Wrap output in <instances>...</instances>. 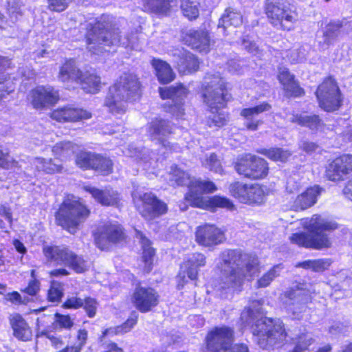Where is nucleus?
Segmentation results:
<instances>
[{"label":"nucleus","mask_w":352,"mask_h":352,"mask_svg":"<svg viewBox=\"0 0 352 352\" xmlns=\"http://www.w3.org/2000/svg\"><path fill=\"white\" fill-rule=\"evenodd\" d=\"M120 32L118 29L113 31L97 30V28H94L89 32L87 37V48L93 54H99L103 51H109L105 49V46L110 45H122L125 47H134L135 37H124L120 35Z\"/></svg>","instance_id":"7"},{"label":"nucleus","mask_w":352,"mask_h":352,"mask_svg":"<svg viewBox=\"0 0 352 352\" xmlns=\"http://www.w3.org/2000/svg\"><path fill=\"white\" fill-rule=\"evenodd\" d=\"M151 65L161 84H168L175 79V74L170 65L166 62L160 59L153 58L151 60Z\"/></svg>","instance_id":"35"},{"label":"nucleus","mask_w":352,"mask_h":352,"mask_svg":"<svg viewBox=\"0 0 352 352\" xmlns=\"http://www.w3.org/2000/svg\"><path fill=\"white\" fill-rule=\"evenodd\" d=\"M342 26V23L338 21L331 22L325 27L322 36V48L328 47L336 40L340 34ZM319 43H321L322 41Z\"/></svg>","instance_id":"39"},{"label":"nucleus","mask_w":352,"mask_h":352,"mask_svg":"<svg viewBox=\"0 0 352 352\" xmlns=\"http://www.w3.org/2000/svg\"><path fill=\"white\" fill-rule=\"evenodd\" d=\"M37 322L38 326L39 327V323L41 322L39 318H38ZM43 336L49 339L52 345L56 348L60 347L63 344V341L60 337L56 336L55 334L52 333L47 330H40V328L38 327L37 336L39 337Z\"/></svg>","instance_id":"54"},{"label":"nucleus","mask_w":352,"mask_h":352,"mask_svg":"<svg viewBox=\"0 0 352 352\" xmlns=\"http://www.w3.org/2000/svg\"><path fill=\"white\" fill-rule=\"evenodd\" d=\"M181 10L184 16L189 20L196 19L199 15V3L191 0H182Z\"/></svg>","instance_id":"46"},{"label":"nucleus","mask_w":352,"mask_h":352,"mask_svg":"<svg viewBox=\"0 0 352 352\" xmlns=\"http://www.w3.org/2000/svg\"><path fill=\"white\" fill-rule=\"evenodd\" d=\"M224 240L223 231L214 224L205 223L196 229L195 241L199 245L213 247L221 244Z\"/></svg>","instance_id":"19"},{"label":"nucleus","mask_w":352,"mask_h":352,"mask_svg":"<svg viewBox=\"0 0 352 352\" xmlns=\"http://www.w3.org/2000/svg\"><path fill=\"white\" fill-rule=\"evenodd\" d=\"M202 165L217 173L222 174L223 168L221 166V162L217 159V155L214 153H212L209 157H206L202 160Z\"/></svg>","instance_id":"52"},{"label":"nucleus","mask_w":352,"mask_h":352,"mask_svg":"<svg viewBox=\"0 0 352 352\" xmlns=\"http://www.w3.org/2000/svg\"><path fill=\"white\" fill-rule=\"evenodd\" d=\"M136 237L140 239L142 244L143 250L142 257L146 265V272H149L155 253L154 249L151 247V241L141 232H137Z\"/></svg>","instance_id":"42"},{"label":"nucleus","mask_w":352,"mask_h":352,"mask_svg":"<svg viewBox=\"0 0 352 352\" xmlns=\"http://www.w3.org/2000/svg\"><path fill=\"white\" fill-rule=\"evenodd\" d=\"M293 341L292 344H283L280 352H302L314 342V339L311 334L306 333L300 334L293 339Z\"/></svg>","instance_id":"36"},{"label":"nucleus","mask_w":352,"mask_h":352,"mask_svg":"<svg viewBox=\"0 0 352 352\" xmlns=\"http://www.w3.org/2000/svg\"><path fill=\"white\" fill-rule=\"evenodd\" d=\"M227 91L223 80L218 75H208L204 80V102L210 108L213 115L209 118L210 127H221L228 121V115L223 112L214 113L213 110L224 107L226 101Z\"/></svg>","instance_id":"5"},{"label":"nucleus","mask_w":352,"mask_h":352,"mask_svg":"<svg viewBox=\"0 0 352 352\" xmlns=\"http://www.w3.org/2000/svg\"><path fill=\"white\" fill-rule=\"evenodd\" d=\"M160 296L152 287L138 286L135 287L131 302L142 313L151 311L159 303Z\"/></svg>","instance_id":"18"},{"label":"nucleus","mask_w":352,"mask_h":352,"mask_svg":"<svg viewBox=\"0 0 352 352\" xmlns=\"http://www.w3.org/2000/svg\"><path fill=\"white\" fill-rule=\"evenodd\" d=\"M330 265V259L322 258L317 260H308L299 263L298 266L305 269H311L315 272H322L327 269Z\"/></svg>","instance_id":"50"},{"label":"nucleus","mask_w":352,"mask_h":352,"mask_svg":"<svg viewBox=\"0 0 352 352\" xmlns=\"http://www.w3.org/2000/svg\"><path fill=\"white\" fill-rule=\"evenodd\" d=\"M10 321L16 338L23 341L31 338L32 331L21 315L18 314L12 315Z\"/></svg>","instance_id":"34"},{"label":"nucleus","mask_w":352,"mask_h":352,"mask_svg":"<svg viewBox=\"0 0 352 352\" xmlns=\"http://www.w3.org/2000/svg\"><path fill=\"white\" fill-rule=\"evenodd\" d=\"M243 19L241 14L232 8H228L219 19L218 27H222L226 30L229 27L236 28L242 24Z\"/></svg>","instance_id":"38"},{"label":"nucleus","mask_w":352,"mask_h":352,"mask_svg":"<svg viewBox=\"0 0 352 352\" xmlns=\"http://www.w3.org/2000/svg\"><path fill=\"white\" fill-rule=\"evenodd\" d=\"M89 214L90 210L83 201L71 196L63 201L55 216L58 225L74 234Z\"/></svg>","instance_id":"6"},{"label":"nucleus","mask_w":352,"mask_h":352,"mask_svg":"<svg viewBox=\"0 0 352 352\" xmlns=\"http://www.w3.org/2000/svg\"><path fill=\"white\" fill-rule=\"evenodd\" d=\"M133 201L142 216L153 220L167 212V206L151 192H145L139 197L133 196Z\"/></svg>","instance_id":"13"},{"label":"nucleus","mask_w":352,"mask_h":352,"mask_svg":"<svg viewBox=\"0 0 352 352\" xmlns=\"http://www.w3.org/2000/svg\"><path fill=\"white\" fill-rule=\"evenodd\" d=\"M144 8L156 14H165L170 8L168 0H142Z\"/></svg>","instance_id":"47"},{"label":"nucleus","mask_w":352,"mask_h":352,"mask_svg":"<svg viewBox=\"0 0 352 352\" xmlns=\"http://www.w3.org/2000/svg\"><path fill=\"white\" fill-rule=\"evenodd\" d=\"M195 207L214 211L217 208H226L228 210H233L235 208L233 203L224 197L214 196L208 198L206 201L197 199Z\"/></svg>","instance_id":"32"},{"label":"nucleus","mask_w":352,"mask_h":352,"mask_svg":"<svg viewBox=\"0 0 352 352\" xmlns=\"http://www.w3.org/2000/svg\"><path fill=\"white\" fill-rule=\"evenodd\" d=\"M320 107L327 111H333L340 106L339 88L332 78L326 79L316 92Z\"/></svg>","instance_id":"15"},{"label":"nucleus","mask_w":352,"mask_h":352,"mask_svg":"<svg viewBox=\"0 0 352 352\" xmlns=\"http://www.w3.org/2000/svg\"><path fill=\"white\" fill-rule=\"evenodd\" d=\"M174 61L178 70L184 74L196 72L199 62L190 52L184 49H177L173 53Z\"/></svg>","instance_id":"26"},{"label":"nucleus","mask_w":352,"mask_h":352,"mask_svg":"<svg viewBox=\"0 0 352 352\" xmlns=\"http://www.w3.org/2000/svg\"><path fill=\"white\" fill-rule=\"evenodd\" d=\"M221 258L222 289L239 287L245 277L253 278L259 273V261L255 255L227 250L221 253Z\"/></svg>","instance_id":"2"},{"label":"nucleus","mask_w":352,"mask_h":352,"mask_svg":"<svg viewBox=\"0 0 352 352\" xmlns=\"http://www.w3.org/2000/svg\"><path fill=\"white\" fill-rule=\"evenodd\" d=\"M138 315L134 314L133 316L129 318L123 324L118 326L114 329L110 328L106 329L103 332V336H106L109 334H119L129 332L137 323Z\"/></svg>","instance_id":"49"},{"label":"nucleus","mask_w":352,"mask_h":352,"mask_svg":"<svg viewBox=\"0 0 352 352\" xmlns=\"http://www.w3.org/2000/svg\"><path fill=\"white\" fill-rule=\"evenodd\" d=\"M301 225L308 232L292 234L289 236L291 243L314 250H322L331 247V241L326 232H331L338 228L336 221L319 214H314L309 219H302Z\"/></svg>","instance_id":"3"},{"label":"nucleus","mask_w":352,"mask_h":352,"mask_svg":"<svg viewBox=\"0 0 352 352\" xmlns=\"http://www.w3.org/2000/svg\"><path fill=\"white\" fill-rule=\"evenodd\" d=\"M283 296V303L288 314L294 318L300 319L307 309V304L311 300L309 291L303 285H297L285 292Z\"/></svg>","instance_id":"12"},{"label":"nucleus","mask_w":352,"mask_h":352,"mask_svg":"<svg viewBox=\"0 0 352 352\" xmlns=\"http://www.w3.org/2000/svg\"><path fill=\"white\" fill-rule=\"evenodd\" d=\"M228 69L232 73H240L242 70L243 63L241 60H230L228 63Z\"/></svg>","instance_id":"63"},{"label":"nucleus","mask_w":352,"mask_h":352,"mask_svg":"<svg viewBox=\"0 0 352 352\" xmlns=\"http://www.w3.org/2000/svg\"><path fill=\"white\" fill-rule=\"evenodd\" d=\"M263 300H253L241 313V320L245 326H252L258 344L267 349L282 343L287 333L282 320L263 317Z\"/></svg>","instance_id":"1"},{"label":"nucleus","mask_w":352,"mask_h":352,"mask_svg":"<svg viewBox=\"0 0 352 352\" xmlns=\"http://www.w3.org/2000/svg\"><path fill=\"white\" fill-rule=\"evenodd\" d=\"M84 307L88 316L93 318L96 313L97 302L95 299L87 297L84 299Z\"/></svg>","instance_id":"59"},{"label":"nucleus","mask_w":352,"mask_h":352,"mask_svg":"<svg viewBox=\"0 0 352 352\" xmlns=\"http://www.w3.org/2000/svg\"><path fill=\"white\" fill-rule=\"evenodd\" d=\"M271 108L272 106L269 103L263 102L255 107L243 109L240 115L247 120L245 126L250 130L256 131L261 122L254 119V117L261 113L270 111Z\"/></svg>","instance_id":"29"},{"label":"nucleus","mask_w":352,"mask_h":352,"mask_svg":"<svg viewBox=\"0 0 352 352\" xmlns=\"http://www.w3.org/2000/svg\"><path fill=\"white\" fill-rule=\"evenodd\" d=\"M216 190L217 187L212 182L194 178L185 198L188 203L195 207L197 199L206 201L208 197H204L202 195L205 193H212Z\"/></svg>","instance_id":"25"},{"label":"nucleus","mask_w":352,"mask_h":352,"mask_svg":"<svg viewBox=\"0 0 352 352\" xmlns=\"http://www.w3.org/2000/svg\"><path fill=\"white\" fill-rule=\"evenodd\" d=\"M72 0H48L50 10L55 12L64 11Z\"/></svg>","instance_id":"57"},{"label":"nucleus","mask_w":352,"mask_h":352,"mask_svg":"<svg viewBox=\"0 0 352 352\" xmlns=\"http://www.w3.org/2000/svg\"><path fill=\"white\" fill-rule=\"evenodd\" d=\"M84 305V299L72 296L69 298L64 303V307L69 309H78Z\"/></svg>","instance_id":"60"},{"label":"nucleus","mask_w":352,"mask_h":352,"mask_svg":"<svg viewBox=\"0 0 352 352\" xmlns=\"http://www.w3.org/2000/svg\"><path fill=\"white\" fill-rule=\"evenodd\" d=\"M18 166V162L16 161L8 153H4L0 150V168L9 169Z\"/></svg>","instance_id":"55"},{"label":"nucleus","mask_w":352,"mask_h":352,"mask_svg":"<svg viewBox=\"0 0 352 352\" xmlns=\"http://www.w3.org/2000/svg\"><path fill=\"white\" fill-rule=\"evenodd\" d=\"M77 148V145L71 142H60L53 146L52 152L55 156L63 160L71 157Z\"/></svg>","instance_id":"43"},{"label":"nucleus","mask_w":352,"mask_h":352,"mask_svg":"<svg viewBox=\"0 0 352 352\" xmlns=\"http://www.w3.org/2000/svg\"><path fill=\"white\" fill-rule=\"evenodd\" d=\"M278 79L283 89L290 96H299L303 91L294 80V76L285 67H279Z\"/></svg>","instance_id":"31"},{"label":"nucleus","mask_w":352,"mask_h":352,"mask_svg":"<svg viewBox=\"0 0 352 352\" xmlns=\"http://www.w3.org/2000/svg\"><path fill=\"white\" fill-rule=\"evenodd\" d=\"M265 11L270 23L279 30H291L298 20L296 12L286 0H267Z\"/></svg>","instance_id":"8"},{"label":"nucleus","mask_w":352,"mask_h":352,"mask_svg":"<svg viewBox=\"0 0 352 352\" xmlns=\"http://www.w3.org/2000/svg\"><path fill=\"white\" fill-rule=\"evenodd\" d=\"M50 117L59 122H74L87 120L91 117V114L86 110L68 105L54 110Z\"/></svg>","instance_id":"24"},{"label":"nucleus","mask_w":352,"mask_h":352,"mask_svg":"<svg viewBox=\"0 0 352 352\" xmlns=\"http://www.w3.org/2000/svg\"><path fill=\"white\" fill-rule=\"evenodd\" d=\"M232 196L239 202L248 205L261 204L265 198L267 188L259 184H248L235 182L230 184Z\"/></svg>","instance_id":"11"},{"label":"nucleus","mask_w":352,"mask_h":352,"mask_svg":"<svg viewBox=\"0 0 352 352\" xmlns=\"http://www.w3.org/2000/svg\"><path fill=\"white\" fill-rule=\"evenodd\" d=\"M78 83L85 91L90 94L97 93L101 87L100 77L95 72L82 73Z\"/></svg>","instance_id":"37"},{"label":"nucleus","mask_w":352,"mask_h":352,"mask_svg":"<svg viewBox=\"0 0 352 352\" xmlns=\"http://www.w3.org/2000/svg\"><path fill=\"white\" fill-rule=\"evenodd\" d=\"M85 191L89 192L96 201L102 206H115L120 201V195L112 189L100 190L92 186H85Z\"/></svg>","instance_id":"30"},{"label":"nucleus","mask_w":352,"mask_h":352,"mask_svg":"<svg viewBox=\"0 0 352 352\" xmlns=\"http://www.w3.org/2000/svg\"><path fill=\"white\" fill-rule=\"evenodd\" d=\"M13 83L6 76L0 78V99L14 91Z\"/></svg>","instance_id":"58"},{"label":"nucleus","mask_w":352,"mask_h":352,"mask_svg":"<svg viewBox=\"0 0 352 352\" xmlns=\"http://www.w3.org/2000/svg\"><path fill=\"white\" fill-rule=\"evenodd\" d=\"M352 172V155H342L329 164L326 170L327 177L333 182H339Z\"/></svg>","instance_id":"21"},{"label":"nucleus","mask_w":352,"mask_h":352,"mask_svg":"<svg viewBox=\"0 0 352 352\" xmlns=\"http://www.w3.org/2000/svg\"><path fill=\"white\" fill-rule=\"evenodd\" d=\"M95 164L92 168L102 174L108 175L111 172L113 164L110 159L98 155Z\"/></svg>","instance_id":"53"},{"label":"nucleus","mask_w":352,"mask_h":352,"mask_svg":"<svg viewBox=\"0 0 352 352\" xmlns=\"http://www.w3.org/2000/svg\"><path fill=\"white\" fill-rule=\"evenodd\" d=\"M261 153L274 161L285 162L291 156L289 151L280 148L264 149Z\"/></svg>","instance_id":"51"},{"label":"nucleus","mask_w":352,"mask_h":352,"mask_svg":"<svg viewBox=\"0 0 352 352\" xmlns=\"http://www.w3.org/2000/svg\"><path fill=\"white\" fill-rule=\"evenodd\" d=\"M289 120L292 123H297L298 124L307 126L311 129H316L320 126L321 120L316 115L306 116L292 114L289 118Z\"/></svg>","instance_id":"41"},{"label":"nucleus","mask_w":352,"mask_h":352,"mask_svg":"<svg viewBox=\"0 0 352 352\" xmlns=\"http://www.w3.org/2000/svg\"><path fill=\"white\" fill-rule=\"evenodd\" d=\"M205 264L206 256L203 254H192L188 261L182 265V270L177 278L179 289L182 288L184 285L186 274L190 280H195L198 274V268L204 266Z\"/></svg>","instance_id":"22"},{"label":"nucleus","mask_w":352,"mask_h":352,"mask_svg":"<svg viewBox=\"0 0 352 352\" xmlns=\"http://www.w3.org/2000/svg\"><path fill=\"white\" fill-rule=\"evenodd\" d=\"M140 95V82L137 76L132 73H124L109 87L104 106L112 113H124L127 109V102L136 100Z\"/></svg>","instance_id":"4"},{"label":"nucleus","mask_w":352,"mask_h":352,"mask_svg":"<svg viewBox=\"0 0 352 352\" xmlns=\"http://www.w3.org/2000/svg\"><path fill=\"white\" fill-rule=\"evenodd\" d=\"M43 253L48 259L68 266L76 273H82L88 268L87 262L82 257L66 247L46 246L43 248Z\"/></svg>","instance_id":"9"},{"label":"nucleus","mask_w":352,"mask_h":352,"mask_svg":"<svg viewBox=\"0 0 352 352\" xmlns=\"http://www.w3.org/2000/svg\"><path fill=\"white\" fill-rule=\"evenodd\" d=\"M183 40L188 45L200 52L207 53L209 51L210 41L206 31L190 30L184 34Z\"/></svg>","instance_id":"27"},{"label":"nucleus","mask_w":352,"mask_h":352,"mask_svg":"<svg viewBox=\"0 0 352 352\" xmlns=\"http://www.w3.org/2000/svg\"><path fill=\"white\" fill-rule=\"evenodd\" d=\"M124 239L122 228L118 224H107L96 236V244L102 250H107L111 243L120 242Z\"/></svg>","instance_id":"23"},{"label":"nucleus","mask_w":352,"mask_h":352,"mask_svg":"<svg viewBox=\"0 0 352 352\" xmlns=\"http://www.w3.org/2000/svg\"><path fill=\"white\" fill-rule=\"evenodd\" d=\"M243 47L248 52L255 56H260L261 54V50L254 42L244 40L243 42Z\"/></svg>","instance_id":"61"},{"label":"nucleus","mask_w":352,"mask_h":352,"mask_svg":"<svg viewBox=\"0 0 352 352\" xmlns=\"http://www.w3.org/2000/svg\"><path fill=\"white\" fill-rule=\"evenodd\" d=\"M194 178L190 177L188 173L184 172L177 166H173L170 173V181L172 185L191 186Z\"/></svg>","instance_id":"44"},{"label":"nucleus","mask_w":352,"mask_h":352,"mask_svg":"<svg viewBox=\"0 0 352 352\" xmlns=\"http://www.w3.org/2000/svg\"><path fill=\"white\" fill-rule=\"evenodd\" d=\"M40 283L37 280H32L28 286L24 289V292L29 295L34 296L39 290Z\"/></svg>","instance_id":"64"},{"label":"nucleus","mask_w":352,"mask_h":352,"mask_svg":"<svg viewBox=\"0 0 352 352\" xmlns=\"http://www.w3.org/2000/svg\"><path fill=\"white\" fill-rule=\"evenodd\" d=\"M56 317L57 322L62 327L70 329L74 325V322L69 316L56 314Z\"/></svg>","instance_id":"62"},{"label":"nucleus","mask_w":352,"mask_h":352,"mask_svg":"<svg viewBox=\"0 0 352 352\" xmlns=\"http://www.w3.org/2000/svg\"><path fill=\"white\" fill-rule=\"evenodd\" d=\"M82 74V72L76 65L75 61L69 60L60 67L58 78L63 82L67 84L73 82L78 83Z\"/></svg>","instance_id":"33"},{"label":"nucleus","mask_w":352,"mask_h":352,"mask_svg":"<svg viewBox=\"0 0 352 352\" xmlns=\"http://www.w3.org/2000/svg\"><path fill=\"white\" fill-rule=\"evenodd\" d=\"M28 99L34 109L43 110L57 103L59 94L51 86L40 85L30 91Z\"/></svg>","instance_id":"17"},{"label":"nucleus","mask_w":352,"mask_h":352,"mask_svg":"<svg viewBox=\"0 0 352 352\" xmlns=\"http://www.w3.org/2000/svg\"><path fill=\"white\" fill-rule=\"evenodd\" d=\"M146 131L151 140L157 141L166 150L174 149V146L168 141V138L173 133V126L168 120L153 118L146 125Z\"/></svg>","instance_id":"16"},{"label":"nucleus","mask_w":352,"mask_h":352,"mask_svg":"<svg viewBox=\"0 0 352 352\" xmlns=\"http://www.w3.org/2000/svg\"><path fill=\"white\" fill-rule=\"evenodd\" d=\"M234 168L239 175L253 179H262L268 173L267 162L250 153L240 155Z\"/></svg>","instance_id":"10"},{"label":"nucleus","mask_w":352,"mask_h":352,"mask_svg":"<svg viewBox=\"0 0 352 352\" xmlns=\"http://www.w3.org/2000/svg\"><path fill=\"white\" fill-rule=\"evenodd\" d=\"M160 96L163 99L172 98L175 102L170 104L167 110L176 118H181L184 114V109L182 100L186 97L188 89L182 85L171 86L169 87H160L159 89Z\"/></svg>","instance_id":"20"},{"label":"nucleus","mask_w":352,"mask_h":352,"mask_svg":"<svg viewBox=\"0 0 352 352\" xmlns=\"http://www.w3.org/2000/svg\"><path fill=\"white\" fill-rule=\"evenodd\" d=\"M282 269L283 267L280 265H276L272 267L257 279L255 283V287L265 288L268 287L276 278L279 276Z\"/></svg>","instance_id":"45"},{"label":"nucleus","mask_w":352,"mask_h":352,"mask_svg":"<svg viewBox=\"0 0 352 352\" xmlns=\"http://www.w3.org/2000/svg\"><path fill=\"white\" fill-rule=\"evenodd\" d=\"M98 155L91 152L82 151L76 155V163L82 168H92L96 164Z\"/></svg>","instance_id":"48"},{"label":"nucleus","mask_w":352,"mask_h":352,"mask_svg":"<svg viewBox=\"0 0 352 352\" xmlns=\"http://www.w3.org/2000/svg\"><path fill=\"white\" fill-rule=\"evenodd\" d=\"M31 164L36 170L47 174L59 172L62 168L60 165L53 163L52 159L36 157L32 160Z\"/></svg>","instance_id":"40"},{"label":"nucleus","mask_w":352,"mask_h":352,"mask_svg":"<svg viewBox=\"0 0 352 352\" xmlns=\"http://www.w3.org/2000/svg\"><path fill=\"white\" fill-rule=\"evenodd\" d=\"M63 296V286L56 282H52L48 292V298L50 301L57 302Z\"/></svg>","instance_id":"56"},{"label":"nucleus","mask_w":352,"mask_h":352,"mask_svg":"<svg viewBox=\"0 0 352 352\" xmlns=\"http://www.w3.org/2000/svg\"><path fill=\"white\" fill-rule=\"evenodd\" d=\"M321 190L318 186L308 188L296 197L291 205V208L295 211H301L311 207L316 203Z\"/></svg>","instance_id":"28"},{"label":"nucleus","mask_w":352,"mask_h":352,"mask_svg":"<svg viewBox=\"0 0 352 352\" xmlns=\"http://www.w3.org/2000/svg\"><path fill=\"white\" fill-rule=\"evenodd\" d=\"M234 341V331L226 326L212 329L206 338L204 352H225Z\"/></svg>","instance_id":"14"}]
</instances>
